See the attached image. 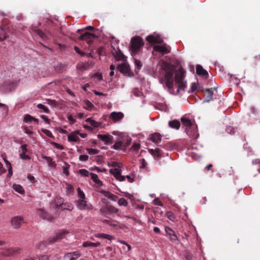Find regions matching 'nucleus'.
Segmentation results:
<instances>
[{"instance_id": "nucleus-1", "label": "nucleus", "mask_w": 260, "mask_h": 260, "mask_svg": "<svg viewBox=\"0 0 260 260\" xmlns=\"http://www.w3.org/2000/svg\"><path fill=\"white\" fill-rule=\"evenodd\" d=\"M161 69L163 70L165 74L164 78L159 79V82L162 84L165 82L166 87L168 88L170 92L172 93L174 91V75L175 72V67L170 62L166 61L162 62Z\"/></svg>"}, {"instance_id": "nucleus-2", "label": "nucleus", "mask_w": 260, "mask_h": 260, "mask_svg": "<svg viewBox=\"0 0 260 260\" xmlns=\"http://www.w3.org/2000/svg\"><path fill=\"white\" fill-rule=\"evenodd\" d=\"M143 39L139 36H135L131 41L130 50L132 56H135L144 45Z\"/></svg>"}, {"instance_id": "nucleus-3", "label": "nucleus", "mask_w": 260, "mask_h": 260, "mask_svg": "<svg viewBox=\"0 0 260 260\" xmlns=\"http://www.w3.org/2000/svg\"><path fill=\"white\" fill-rule=\"evenodd\" d=\"M97 36L94 34L85 32L80 36L79 39L80 40L85 41L88 44H91L93 42L94 40L97 39Z\"/></svg>"}, {"instance_id": "nucleus-4", "label": "nucleus", "mask_w": 260, "mask_h": 260, "mask_svg": "<svg viewBox=\"0 0 260 260\" xmlns=\"http://www.w3.org/2000/svg\"><path fill=\"white\" fill-rule=\"evenodd\" d=\"M186 133L190 138L193 140L197 139L199 136L197 125L186 128Z\"/></svg>"}, {"instance_id": "nucleus-5", "label": "nucleus", "mask_w": 260, "mask_h": 260, "mask_svg": "<svg viewBox=\"0 0 260 260\" xmlns=\"http://www.w3.org/2000/svg\"><path fill=\"white\" fill-rule=\"evenodd\" d=\"M153 49V51L160 52L162 54H168L170 53L171 51V47L165 43H164L161 45H155Z\"/></svg>"}, {"instance_id": "nucleus-6", "label": "nucleus", "mask_w": 260, "mask_h": 260, "mask_svg": "<svg viewBox=\"0 0 260 260\" xmlns=\"http://www.w3.org/2000/svg\"><path fill=\"white\" fill-rule=\"evenodd\" d=\"M68 234V232L66 230L60 231L57 233L55 236L52 237L49 239V243L50 244H52L56 242L58 240L63 239Z\"/></svg>"}, {"instance_id": "nucleus-7", "label": "nucleus", "mask_w": 260, "mask_h": 260, "mask_svg": "<svg viewBox=\"0 0 260 260\" xmlns=\"http://www.w3.org/2000/svg\"><path fill=\"white\" fill-rule=\"evenodd\" d=\"M21 249L17 247H11L4 249L2 252L6 256H11L14 254L20 253Z\"/></svg>"}, {"instance_id": "nucleus-8", "label": "nucleus", "mask_w": 260, "mask_h": 260, "mask_svg": "<svg viewBox=\"0 0 260 260\" xmlns=\"http://www.w3.org/2000/svg\"><path fill=\"white\" fill-rule=\"evenodd\" d=\"M24 218L22 216H16L11 219L12 226L15 229L19 228L23 222Z\"/></svg>"}, {"instance_id": "nucleus-9", "label": "nucleus", "mask_w": 260, "mask_h": 260, "mask_svg": "<svg viewBox=\"0 0 260 260\" xmlns=\"http://www.w3.org/2000/svg\"><path fill=\"white\" fill-rule=\"evenodd\" d=\"M117 69L121 73L124 75H130V67L129 64L125 61L117 67Z\"/></svg>"}, {"instance_id": "nucleus-10", "label": "nucleus", "mask_w": 260, "mask_h": 260, "mask_svg": "<svg viewBox=\"0 0 260 260\" xmlns=\"http://www.w3.org/2000/svg\"><path fill=\"white\" fill-rule=\"evenodd\" d=\"M146 40L152 44H161L163 42V39L158 35H149L146 37Z\"/></svg>"}, {"instance_id": "nucleus-11", "label": "nucleus", "mask_w": 260, "mask_h": 260, "mask_svg": "<svg viewBox=\"0 0 260 260\" xmlns=\"http://www.w3.org/2000/svg\"><path fill=\"white\" fill-rule=\"evenodd\" d=\"M111 53L117 61L121 60L124 62L126 60V56L119 49L116 50L115 48H113V50L111 51Z\"/></svg>"}, {"instance_id": "nucleus-12", "label": "nucleus", "mask_w": 260, "mask_h": 260, "mask_svg": "<svg viewBox=\"0 0 260 260\" xmlns=\"http://www.w3.org/2000/svg\"><path fill=\"white\" fill-rule=\"evenodd\" d=\"M110 173L119 181H123L125 179V176L121 175V171L118 169L115 168L110 169Z\"/></svg>"}, {"instance_id": "nucleus-13", "label": "nucleus", "mask_w": 260, "mask_h": 260, "mask_svg": "<svg viewBox=\"0 0 260 260\" xmlns=\"http://www.w3.org/2000/svg\"><path fill=\"white\" fill-rule=\"evenodd\" d=\"M37 212L38 215L43 219L50 221H51L53 219V217L43 209H38Z\"/></svg>"}, {"instance_id": "nucleus-14", "label": "nucleus", "mask_w": 260, "mask_h": 260, "mask_svg": "<svg viewBox=\"0 0 260 260\" xmlns=\"http://www.w3.org/2000/svg\"><path fill=\"white\" fill-rule=\"evenodd\" d=\"M204 92L205 99L204 102H209L213 100L212 96L213 95V89L211 88H206L203 90Z\"/></svg>"}, {"instance_id": "nucleus-15", "label": "nucleus", "mask_w": 260, "mask_h": 260, "mask_svg": "<svg viewBox=\"0 0 260 260\" xmlns=\"http://www.w3.org/2000/svg\"><path fill=\"white\" fill-rule=\"evenodd\" d=\"M98 138L101 140L105 142V144H111L113 142V137L109 134L107 135H102L98 134Z\"/></svg>"}, {"instance_id": "nucleus-16", "label": "nucleus", "mask_w": 260, "mask_h": 260, "mask_svg": "<svg viewBox=\"0 0 260 260\" xmlns=\"http://www.w3.org/2000/svg\"><path fill=\"white\" fill-rule=\"evenodd\" d=\"M17 83L15 82L7 81L3 83V88L6 91H10L16 86Z\"/></svg>"}, {"instance_id": "nucleus-17", "label": "nucleus", "mask_w": 260, "mask_h": 260, "mask_svg": "<svg viewBox=\"0 0 260 260\" xmlns=\"http://www.w3.org/2000/svg\"><path fill=\"white\" fill-rule=\"evenodd\" d=\"M104 214L116 213L118 209L111 205H107L101 210Z\"/></svg>"}, {"instance_id": "nucleus-18", "label": "nucleus", "mask_w": 260, "mask_h": 260, "mask_svg": "<svg viewBox=\"0 0 260 260\" xmlns=\"http://www.w3.org/2000/svg\"><path fill=\"white\" fill-rule=\"evenodd\" d=\"M124 115L121 112H113L110 114L109 117L114 122H116L122 119Z\"/></svg>"}, {"instance_id": "nucleus-19", "label": "nucleus", "mask_w": 260, "mask_h": 260, "mask_svg": "<svg viewBox=\"0 0 260 260\" xmlns=\"http://www.w3.org/2000/svg\"><path fill=\"white\" fill-rule=\"evenodd\" d=\"M196 72L198 75L202 76L206 79L208 77V72L203 69V67L200 64L197 65Z\"/></svg>"}, {"instance_id": "nucleus-20", "label": "nucleus", "mask_w": 260, "mask_h": 260, "mask_svg": "<svg viewBox=\"0 0 260 260\" xmlns=\"http://www.w3.org/2000/svg\"><path fill=\"white\" fill-rule=\"evenodd\" d=\"M184 71L182 69H179L174 76V80L176 83L184 81Z\"/></svg>"}, {"instance_id": "nucleus-21", "label": "nucleus", "mask_w": 260, "mask_h": 260, "mask_svg": "<svg viewBox=\"0 0 260 260\" xmlns=\"http://www.w3.org/2000/svg\"><path fill=\"white\" fill-rule=\"evenodd\" d=\"M150 139L158 146V143L160 142L161 140V136L159 133H155L150 136Z\"/></svg>"}, {"instance_id": "nucleus-22", "label": "nucleus", "mask_w": 260, "mask_h": 260, "mask_svg": "<svg viewBox=\"0 0 260 260\" xmlns=\"http://www.w3.org/2000/svg\"><path fill=\"white\" fill-rule=\"evenodd\" d=\"M79 134V131H77L71 133L68 136V140L69 142H77L79 141L80 139L77 136V134Z\"/></svg>"}, {"instance_id": "nucleus-23", "label": "nucleus", "mask_w": 260, "mask_h": 260, "mask_svg": "<svg viewBox=\"0 0 260 260\" xmlns=\"http://www.w3.org/2000/svg\"><path fill=\"white\" fill-rule=\"evenodd\" d=\"M181 121L182 122V125L186 127V128H188V127H191V126L196 125L195 123H193L187 117H182L181 119Z\"/></svg>"}, {"instance_id": "nucleus-24", "label": "nucleus", "mask_w": 260, "mask_h": 260, "mask_svg": "<svg viewBox=\"0 0 260 260\" xmlns=\"http://www.w3.org/2000/svg\"><path fill=\"white\" fill-rule=\"evenodd\" d=\"M169 126L172 128L178 129L180 127V123L177 120H173L169 121Z\"/></svg>"}, {"instance_id": "nucleus-25", "label": "nucleus", "mask_w": 260, "mask_h": 260, "mask_svg": "<svg viewBox=\"0 0 260 260\" xmlns=\"http://www.w3.org/2000/svg\"><path fill=\"white\" fill-rule=\"evenodd\" d=\"M42 158L46 160L48 164V165L51 167H56V164L54 161L53 160L52 158L49 156H47L45 155H42Z\"/></svg>"}, {"instance_id": "nucleus-26", "label": "nucleus", "mask_w": 260, "mask_h": 260, "mask_svg": "<svg viewBox=\"0 0 260 260\" xmlns=\"http://www.w3.org/2000/svg\"><path fill=\"white\" fill-rule=\"evenodd\" d=\"M78 207L81 210H85L88 208L86 202L84 200H79L77 201Z\"/></svg>"}, {"instance_id": "nucleus-27", "label": "nucleus", "mask_w": 260, "mask_h": 260, "mask_svg": "<svg viewBox=\"0 0 260 260\" xmlns=\"http://www.w3.org/2000/svg\"><path fill=\"white\" fill-rule=\"evenodd\" d=\"M149 151L154 156L159 157L162 156L161 150L158 148L155 149H151L149 150Z\"/></svg>"}, {"instance_id": "nucleus-28", "label": "nucleus", "mask_w": 260, "mask_h": 260, "mask_svg": "<svg viewBox=\"0 0 260 260\" xmlns=\"http://www.w3.org/2000/svg\"><path fill=\"white\" fill-rule=\"evenodd\" d=\"M112 148L115 150H119L120 149H124L123 148V143L122 141L119 140L117 141L113 146L112 147Z\"/></svg>"}, {"instance_id": "nucleus-29", "label": "nucleus", "mask_w": 260, "mask_h": 260, "mask_svg": "<svg viewBox=\"0 0 260 260\" xmlns=\"http://www.w3.org/2000/svg\"><path fill=\"white\" fill-rule=\"evenodd\" d=\"M95 236L97 238H102L108 239L109 240H111L114 239L113 236H111L108 234H103V233L98 234L95 235Z\"/></svg>"}, {"instance_id": "nucleus-30", "label": "nucleus", "mask_w": 260, "mask_h": 260, "mask_svg": "<svg viewBox=\"0 0 260 260\" xmlns=\"http://www.w3.org/2000/svg\"><path fill=\"white\" fill-rule=\"evenodd\" d=\"M100 245V242L93 243L91 242L86 241L83 243L82 246L83 247H98Z\"/></svg>"}, {"instance_id": "nucleus-31", "label": "nucleus", "mask_w": 260, "mask_h": 260, "mask_svg": "<svg viewBox=\"0 0 260 260\" xmlns=\"http://www.w3.org/2000/svg\"><path fill=\"white\" fill-rule=\"evenodd\" d=\"M101 192L106 197L108 198L109 199L115 201V199L116 198V196L114 194H112L111 192L108 191H105L102 190Z\"/></svg>"}, {"instance_id": "nucleus-32", "label": "nucleus", "mask_w": 260, "mask_h": 260, "mask_svg": "<svg viewBox=\"0 0 260 260\" xmlns=\"http://www.w3.org/2000/svg\"><path fill=\"white\" fill-rule=\"evenodd\" d=\"M166 150H172L175 147V145L172 142H168L164 145H159Z\"/></svg>"}, {"instance_id": "nucleus-33", "label": "nucleus", "mask_w": 260, "mask_h": 260, "mask_svg": "<svg viewBox=\"0 0 260 260\" xmlns=\"http://www.w3.org/2000/svg\"><path fill=\"white\" fill-rule=\"evenodd\" d=\"M13 189L19 193L23 194L24 193V190L22 186L19 184H14Z\"/></svg>"}, {"instance_id": "nucleus-34", "label": "nucleus", "mask_w": 260, "mask_h": 260, "mask_svg": "<svg viewBox=\"0 0 260 260\" xmlns=\"http://www.w3.org/2000/svg\"><path fill=\"white\" fill-rule=\"evenodd\" d=\"M103 222L109 224V225L113 226L116 229H117L118 228H120V226L118 225L117 224H115L114 223V221L111 220H108V219H105L103 220Z\"/></svg>"}, {"instance_id": "nucleus-35", "label": "nucleus", "mask_w": 260, "mask_h": 260, "mask_svg": "<svg viewBox=\"0 0 260 260\" xmlns=\"http://www.w3.org/2000/svg\"><path fill=\"white\" fill-rule=\"evenodd\" d=\"M84 103L85 104L84 108H85L86 110L90 111L94 107L93 105L88 100L84 101Z\"/></svg>"}, {"instance_id": "nucleus-36", "label": "nucleus", "mask_w": 260, "mask_h": 260, "mask_svg": "<svg viewBox=\"0 0 260 260\" xmlns=\"http://www.w3.org/2000/svg\"><path fill=\"white\" fill-rule=\"evenodd\" d=\"M59 208L61 210H68L69 211H71L73 209V207L71 204H60L59 206Z\"/></svg>"}, {"instance_id": "nucleus-37", "label": "nucleus", "mask_w": 260, "mask_h": 260, "mask_svg": "<svg viewBox=\"0 0 260 260\" xmlns=\"http://www.w3.org/2000/svg\"><path fill=\"white\" fill-rule=\"evenodd\" d=\"M6 33L3 27L0 28V42H2L7 38Z\"/></svg>"}, {"instance_id": "nucleus-38", "label": "nucleus", "mask_w": 260, "mask_h": 260, "mask_svg": "<svg viewBox=\"0 0 260 260\" xmlns=\"http://www.w3.org/2000/svg\"><path fill=\"white\" fill-rule=\"evenodd\" d=\"M70 254L71 255V257H70V260H76V259L81 255L80 253L77 251L71 253Z\"/></svg>"}, {"instance_id": "nucleus-39", "label": "nucleus", "mask_w": 260, "mask_h": 260, "mask_svg": "<svg viewBox=\"0 0 260 260\" xmlns=\"http://www.w3.org/2000/svg\"><path fill=\"white\" fill-rule=\"evenodd\" d=\"M64 165L62 166L63 173L66 176H68L69 175V172L68 170L70 168V166L66 162H64Z\"/></svg>"}, {"instance_id": "nucleus-40", "label": "nucleus", "mask_w": 260, "mask_h": 260, "mask_svg": "<svg viewBox=\"0 0 260 260\" xmlns=\"http://www.w3.org/2000/svg\"><path fill=\"white\" fill-rule=\"evenodd\" d=\"M166 215H167V217H168V218L172 221H175L176 219V217L175 215L171 211L167 212L166 213Z\"/></svg>"}, {"instance_id": "nucleus-41", "label": "nucleus", "mask_w": 260, "mask_h": 260, "mask_svg": "<svg viewBox=\"0 0 260 260\" xmlns=\"http://www.w3.org/2000/svg\"><path fill=\"white\" fill-rule=\"evenodd\" d=\"M176 83L178 84L177 89L178 91H179L180 90H184L186 87V81H182Z\"/></svg>"}, {"instance_id": "nucleus-42", "label": "nucleus", "mask_w": 260, "mask_h": 260, "mask_svg": "<svg viewBox=\"0 0 260 260\" xmlns=\"http://www.w3.org/2000/svg\"><path fill=\"white\" fill-rule=\"evenodd\" d=\"M33 119H34V117L32 116H31L30 115L25 114L24 116L23 122L25 123L31 122L32 121Z\"/></svg>"}, {"instance_id": "nucleus-43", "label": "nucleus", "mask_w": 260, "mask_h": 260, "mask_svg": "<svg viewBox=\"0 0 260 260\" xmlns=\"http://www.w3.org/2000/svg\"><path fill=\"white\" fill-rule=\"evenodd\" d=\"M37 108L43 110L44 112L46 113H49L50 111L49 109L46 106H45L44 105L42 104H39L37 106Z\"/></svg>"}, {"instance_id": "nucleus-44", "label": "nucleus", "mask_w": 260, "mask_h": 260, "mask_svg": "<svg viewBox=\"0 0 260 260\" xmlns=\"http://www.w3.org/2000/svg\"><path fill=\"white\" fill-rule=\"evenodd\" d=\"M170 240L174 243L178 244L179 240L175 233L169 236Z\"/></svg>"}, {"instance_id": "nucleus-45", "label": "nucleus", "mask_w": 260, "mask_h": 260, "mask_svg": "<svg viewBox=\"0 0 260 260\" xmlns=\"http://www.w3.org/2000/svg\"><path fill=\"white\" fill-rule=\"evenodd\" d=\"M77 193L78 197L80 198V200H85V196L84 193L82 190H81V189L78 187L77 188Z\"/></svg>"}, {"instance_id": "nucleus-46", "label": "nucleus", "mask_w": 260, "mask_h": 260, "mask_svg": "<svg viewBox=\"0 0 260 260\" xmlns=\"http://www.w3.org/2000/svg\"><path fill=\"white\" fill-rule=\"evenodd\" d=\"M118 204L119 206H126L127 205V202L124 198H121L119 199Z\"/></svg>"}, {"instance_id": "nucleus-47", "label": "nucleus", "mask_w": 260, "mask_h": 260, "mask_svg": "<svg viewBox=\"0 0 260 260\" xmlns=\"http://www.w3.org/2000/svg\"><path fill=\"white\" fill-rule=\"evenodd\" d=\"M134 60H135L134 62H135V66H136L137 69L138 70V71H139L142 67L141 62L140 61V60H139L137 59H136V58L134 59Z\"/></svg>"}, {"instance_id": "nucleus-48", "label": "nucleus", "mask_w": 260, "mask_h": 260, "mask_svg": "<svg viewBox=\"0 0 260 260\" xmlns=\"http://www.w3.org/2000/svg\"><path fill=\"white\" fill-rule=\"evenodd\" d=\"M165 232L167 235L169 236L173 235L174 233H175V231L173 230H172L171 228L168 226H166L165 228Z\"/></svg>"}, {"instance_id": "nucleus-49", "label": "nucleus", "mask_w": 260, "mask_h": 260, "mask_svg": "<svg viewBox=\"0 0 260 260\" xmlns=\"http://www.w3.org/2000/svg\"><path fill=\"white\" fill-rule=\"evenodd\" d=\"M41 131L45 134L46 136L50 138H53V136L52 134V133L48 129H45V128H42Z\"/></svg>"}, {"instance_id": "nucleus-50", "label": "nucleus", "mask_w": 260, "mask_h": 260, "mask_svg": "<svg viewBox=\"0 0 260 260\" xmlns=\"http://www.w3.org/2000/svg\"><path fill=\"white\" fill-rule=\"evenodd\" d=\"M79 172L80 175H81L82 176H85V177L88 176L89 174V172L87 170H86V169H84L80 170Z\"/></svg>"}, {"instance_id": "nucleus-51", "label": "nucleus", "mask_w": 260, "mask_h": 260, "mask_svg": "<svg viewBox=\"0 0 260 260\" xmlns=\"http://www.w3.org/2000/svg\"><path fill=\"white\" fill-rule=\"evenodd\" d=\"M87 150L89 154H96L99 153V150L93 148H87Z\"/></svg>"}, {"instance_id": "nucleus-52", "label": "nucleus", "mask_w": 260, "mask_h": 260, "mask_svg": "<svg viewBox=\"0 0 260 260\" xmlns=\"http://www.w3.org/2000/svg\"><path fill=\"white\" fill-rule=\"evenodd\" d=\"M36 34L42 39H44L45 38V34L40 29L36 30Z\"/></svg>"}, {"instance_id": "nucleus-53", "label": "nucleus", "mask_w": 260, "mask_h": 260, "mask_svg": "<svg viewBox=\"0 0 260 260\" xmlns=\"http://www.w3.org/2000/svg\"><path fill=\"white\" fill-rule=\"evenodd\" d=\"M140 144L137 143H134L133 144L131 149L135 150V151H137L140 149Z\"/></svg>"}, {"instance_id": "nucleus-54", "label": "nucleus", "mask_w": 260, "mask_h": 260, "mask_svg": "<svg viewBox=\"0 0 260 260\" xmlns=\"http://www.w3.org/2000/svg\"><path fill=\"white\" fill-rule=\"evenodd\" d=\"M97 53L100 55H103L105 54V49L104 47H100L96 51Z\"/></svg>"}, {"instance_id": "nucleus-55", "label": "nucleus", "mask_w": 260, "mask_h": 260, "mask_svg": "<svg viewBox=\"0 0 260 260\" xmlns=\"http://www.w3.org/2000/svg\"><path fill=\"white\" fill-rule=\"evenodd\" d=\"M20 157L21 159H25V160L30 159V157L28 155L26 154L25 153H24V152H21L20 154Z\"/></svg>"}, {"instance_id": "nucleus-56", "label": "nucleus", "mask_w": 260, "mask_h": 260, "mask_svg": "<svg viewBox=\"0 0 260 260\" xmlns=\"http://www.w3.org/2000/svg\"><path fill=\"white\" fill-rule=\"evenodd\" d=\"M91 126L93 127H98L100 126L101 123L100 122H96L95 121L92 119L90 123Z\"/></svg>"}, {"instance_id": "nucleus-57", "label": "nucleus", "mask_w": 260, "mask_h": 260, "mask_svg": "<svg viewBox=\"0 0 260 260\" xmlns=\"http://www.w3.org/2000/svg\"><path fill=\"white\" fill-rule=\"evenodd\" d=\"M74 50L76 51V52L77 53L81 55L82 56L85 55V52L81 51L79 49V48L78 47H77V46H75L74 47Z\"/></svg>"}, {"instance_id": "nucleus-58", "label": "nucleus", "mask_w": 260, "mask_h": 260, "mask_svg": "<svg viewBox=\"0 0 260 260\" xmlns=\"http://www.w3.org/2000/svg\"><path fill=\"white\" fill-rule=\"evenodd\" d=\"M140 162H141V166H140V168H145L146 167V166H147V162H146L144 158H142L140 160Z\"/></svg>"}, {"instance_id": "nucleus-59", "label": "nucleus", "mask_w": 260, "mask_h": 260, "mask_svg": "<svg viewBox=\"0 0 260 260\" xmlns=\"http://www.w3.org/2000/svg\"><path fill=\"white\" fill-rule=\"evenodd\" d=\"M79 158L80 161H86L88 159V156L87 155H81Z\"/></svg>"}, {"instance_id": "nucleus-60", "label": "nucleus", "mask_w": 260, "mask_h": 260, "mask_svg": "<svg viewBox=\"0 0 260 260\" xmlns=\"http://www.w3.org/2000/svg\"><path fill=\"white\" fill-rule=\"evenodd\" d=\"M193 257V255L188 252H187L185 254V258L186 260H192Z\"/></svg>"}, {"instance_id": "nucleus-61", "label": "nucleus", "mask_w": 260, "mask_h": 260, "mask_svg": "<svg viewBox=\"0 0 260 260\" xmlns=\"http://www.w3.org/2000/svg\"><path fill=\"white\" fill-rule=\"evenodd\" d=\"M153 202H154V204L155 205L162 206V203L161 202V201L158 198H155Z\"/></svg>"}, {"instance_id": "nucleus-62", "label": "nucleus", "mask_w": 260, "mask_h": 260, "mask_svg": "<svg viewBox=\"0 0 260 260\" xmlns=\"http://www.w3.org/2000/svg\"><path fill=\"white\" fill-rule=\"evenodd\" d=\"M91 177V178L92 179V180L95 182L99 178H98V175L96 174H94V173H91L90 174Z\"/></svg>"}, {"instance_id": "nucleus-63", "label": "nucleus", "mask_w": 260, "mask_h": 260, "mask_svg": "<svg viewBox=\"0 0 260 260\" xmlns=\"http://www.w3.org/2000/svg\"><path fill=\"white\" fill-rule=\"evenodd\" d=\"M46 246V243L44 242H41L37 245V247L39 249H43L44 247Z\"/></svg>"}, {"instance_id": "nucleus-64", "label": "nucleus", "mask_w": 260, "mask_h": 260, "mask_svg": "<svg viewBox=\"0 0 260 260\" xmlns=\"http://www.w3.org/2000/svg\"><path fill=\"white\" fill-rule=\"evenodd\" d=\"M198 87V85L196 83H193L191 85V87L190 88L191 91L193 92Z\"/></svg>"}]
</instances>
